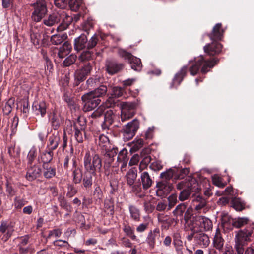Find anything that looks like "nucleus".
<instances>
[{"mask_svg": "<svg viewBox=\"0 0 254 254\" xmlns=\"http://www.w3.org/2000/svg\"><path fill=\"white\" fill-rule=\"evenodd\" d=\"M139 123L137 119H134L127 124L124 128V136L127 140L131 139L139 128Z\"/></svg>", "mask_w": 254, "mask_h": 254, "instance_id": "nucleus-7", "label": "nucleus"}, {"mask_svg": "<svg viewBox=\"0 0 254 254\" xmlns=\"http://www.w3.org/2000/svg\"><path fill=\"white\" fill-rule=\"evenodd\" d=\"M212 179L213 184L219 188H223L226 185V183L223 182V179L218 175H214Z\"/></svg>", "mask_w": 254, "mask_h": 254, "instance_id": "nucleus-46", "label": "nucleus"}, {"mask_svg": "<svg viewBox=\"0 0 254 254\" xmlns=\"http://www.w3.org/2000/svg\"><path fill=\"white\" fill-rule=\"evenodd\" d=\"M66 38L67 36L65 34H55L51 36V41L53 44L59 45L62 43Z\"/></svg>", "mask_w": 254, "mask_h": 254, "instance_id": "nucleus-40", "label": "nucleus"}, {"mask_svg": "<svg viewBox=\"0 0 254 254\" xmlns=\"http://www.w3.org/2000/svg\"><path fill=\"white\" fill-rule=\"evenodd\" d=\"M87 41V37L84 34L75 38L74 43V49L77 51L82 50L86 47Z\"/></svg>", "mask_w": 254, "mask_h": 254, "instance_id": "nucleus-25", "label": "nucleus"}, {"mask_svg": "<svg viewBox=\"0 0 254 254\" xmlns=\"http://www.w3.org/2000/svg\"><path fill=\"white\" fill-rule=\"evenodd\" d=\"M93 53L88 50L82 53L79 57V60L82 62L90 60L92 56Z\"/></svg>", "mask_w": 254, "mask_h": 254, "instance_id": "nucleus-56", "label": "nucleus"}, {"mask_svg": "<svg viewBox=\"0 0 254 254\" xmlns=\"http://www.w3.org/2000/svg\"><path fill=\"white\" fill-rule=\"evenodd\" d=\"M94 176L92 173L85 172L84 176L83 178V185L86 189L91 187L92 185V176Z\"/></svg>", "mask_w": 254, "mask_h": 254, "instance_id": "nucleus-35", "label": "nucleus"}, {"mask_svg": "<svg viewBox=\"0 0 254 254\" xmlns=\"http://www.w3.org/2000/svg\"><path fill=\"white\" fill-rule=\"evenodd\" d=\"M196 221L199 222V230H200L203 229L205 231H208L212 228V223L208 218L202 216H197Z\"/></svg>", "mask_w": 254, "mask_h": 254, "instance_id": "nucleus-18", "label": "nucleus"}, {"mask_svg": "<svg viewBox=\"0 0 254 254\" xmlns=\"http://www.w3.org/2000/svg\"><path fill=\"white\" fill-rule=\"evenodd\" d=\"M59 141L60 138L59 137L50 136L49 139V150H52L53 152V150H55L59 145Z\"/></svg>", "mask_w": 254, "mask_h": 254, "instance_id": "nucleus-41", "label": "nucleus"}, {"mask_svg": "<svg viewBox=\"0 0 254 254\" xmlns=\"http://www.w3.org/2000/svg\"><path fill=\"white\" fill-rule=\"evenodd\" d=\"M106 151V153L105 154V158H114V157L117 155L118 153V149L117 148L113 147L112 149L110 150V148H109V149Z\"/></svg>", "mask_w": 254, "mask_h": 254, "instance_id": "nucleus-61", "label": "nucleus"}, {"mask_svg": "<svg viewBox=\"0 0 254 254\" xmlns=\"http://www.w3.org/2000/svg\"><path fill=\"white\" fill-rule=\"evenodd\" d=\"M123 231L126 234L130 237L132 240H136V236L134 234L133 228L130 225L127 224L125 225L123 228Z\"/></svg>", "mask_w": 254, "mask_h": 254, "instance_id": "nucleus-44", "label": "nucleus"}, {"mask_svg": "<svg viewBox=\"0 0 254 254\" xmlns=\"http://www.w3.org/2000/svg\"><path fill=\"white\" fill-rule=\"evenodd\" d=\"M137 177V170L132 168L127 172L126 175L127 184L128 185H132Z\"/></svg>", "mask_w": 254, "mask_h": 254, "instance_id": "nucleus-33", "label": "nucleus"}, {"mask_svg": "<svg viewBox=\"0 0 254 254\" xmlns=\"http://www.w3.org/2000/svg\"><path fill=\"white\" fill-rule=\"evenodd\" d=\"M54 3L57 7L63 9L66 6L67 1V0H55Z\"/></svg>", "mask_w": 254, "mask_h": 254, "instance_id": "nucleus-63", "label": "nucleus"}, {"mask_svg": "<svg viewBox=\"0 0 254 254\" xmlns=\"http://www.w3.org/2000/svg\"><path fill=\"white\" fill-rule=\"evenodd\" d=\"M176 173L175 171L173 169H169L166 172H164L161 173L160 177L166 180H169L171 179L175 174Z\"/></svg>", "mask_w": 254, "mask_h": 254, "instance_id": "nucleus-54", "label": "nucleus"}, {"mask_svg": "<svg viewBox=\"0 0 254 254\" xmlns=\"http://www.w3.org/2000/svg\"><path fill=\"white\" fill-rule=\"evenodd\" d=\"M83 3L82 0H70L69 5L72 10L76 11L82 6Z\"/></svg>", "mask_w": 254, "mask_h": 254, "instance_id": "nucleus-50", "label": "nucleus"}, {"mask_svg": "<svg viewBox=\"0 0 254 254\" xmlns=\"http://www.w3.org/2000/svg\"><path fill=\"white\" fill-rule=\"evenodd\" d=\"M117 54L120 57L124 59L125 60H127L128 63L133 56L130 53L121 48H118Z\"/></svg>", "mask_w": 254, "mask_h": 254, "instance_id": "nucleus-39", "label": "nucleus"}, {"mask_svg": "<svg viewBox=\"0 0 254 254\" xmlns=\"http://www.w3.org/2000/svg\"><path fill=\"white\" fill-rule=\"evenodd\" d=\"M224 240L222 238L219 228L216 230L215 234L213 240V246L217 250L220 251L223 249Z\"/></svg>", "mask_w": 254, "mask_h": 254, "instance_id": "nucleus-21", "label": "nucleus"}, {"mask_svg": "<svg viewBox=\"0 0 254 254\" xmlns=\"http://www.w3.org/2000/svg\"><path fill=\"white\" fill-rule=\"evenodd\" d=\"M44 169L43 175L45 178L49 179L55 176L56 174V170L55 168L51 167H48V165H47L45 169Z\"/></svg>", "mask_w": 254, "mask_h": 254, "instance_id": "nucleus-49", "label": "nucleus"}, {"mask_svg": "<svg viewBox=\"0 0 254 254\" xmlns=\"http://www.w3.org/2000/svg\"><path fill=\"white\" fill-rule=\"evenodd\" d=\"M191 188L187 190H184L180 193L179 198L181 201H184L188 198L191 193Z\"/></svg>", "mask_w": 254, "mask_h": 254, "instance_id": "nucleus-58", "label": "nucleus"}, {"mask_svg": "<svg viewBox=\"0 0 254 254\" xmlns=\"http://www.w3.org/2000/svg\"><path fill=\"white\" fill-rule=\"evenodd\" d=\"M189 170L187 168H184L178 171L175 178L178 179H183L189 173Z\"/></svg>", "mask_w": 254, "mask_h": 254, "instance_id": "nucleus-60", "label": "nucleus"}, {"mask_svg": "<svg viewBox=\"0 0 254 254\" xmlns=\"http://www.w3.org/2000/svg\"><path fill=\"white\" fill-rule=\"evenodd\" d=\"M116 103L115 99L113 97H109L106 101L98 108L97 110L93 112L92 116L97 117L101 116L105 109L113 107Z\"/></svg>", "mask_w": 254, "mask_h": 254, "instance_id": "nucleus-12", "label": "nucleus"}, {"mask_svg": "<svg viewBox=\"0 0 254 254\" xmlns=\"http://www.w3.org/2000/svg\"><path fill=\"white\" fill-rule=\"evenodd\" d=\"M140 178L143 189L147 190L151 186L153 181L148 172L142 173Z\"/></svg>", "mask_w": 254, "mask_h": 254, "instance_id": "nucleus-29", "label": "nucleus"}, {"mask_svg": "<svg viewBox=\"0 0 254 254\" xmlns=\"http://www.w3.org/2000/svg\"><path fill=\"white\" fill-rule=\"evenodd\" d=\"M53 157V152L52 150L45 151H44L41 156V159L43 163V169H45L47 165H48Z\"/></svg>", "mask_w": 254, "mask_h": 254, "instance_id": "nucleus-30", "label": "nucleus"}, {"mask_svg": "<svg viewBox=\"0 0 254 254\" xmlns=\"http://www.w3.org/2000/svg\"><path fill=\"white\" fill-rule=\"evenodd\" d=\"M159 237L160 230L158 228H155L153 230H151L148 233L146 241L151 249H153L154 248L156 241Z\"/></svg>", "mask_w": 254, "mask_h": 254, "instance_id": "nucleus-14", "label": "nucleus"}, {"mask_svg": "<svg viewBox=\"0 0 254 254\" xmlns=\"http://www.w3.org/2000/svg\"><path fill=\"white\" fill-rule=\"evenodd\" d=\"M157 190L156 193L158 196H163L168 194L172 190V185L166 181H163L157 184Z\"/></svg>", "mask_w": 254, "mask_h": 254, "instance_id": "nucleus-10", "label": "nucleus"}, {"mask_svg": "<svg viewBox=\"0 0 254 254\" xmlns=\"http://www.w3.org/2000/svg\"><path fill=\"white\" fill-rule=\"evenodd\" d=\"M30 37L31 41L35 46H38L40 45L41 35L39 32H33L31 34Z\"/></svg>", "mask_w": 254, "mask_h": 254, "instance_id": "nucleus-55", "label": "nucleus"}, {"mask_svg": "<svg viewBox=\"0 0 254 254\" xmlns=\"http://www.w3.org/2000/svg\"><path fill=\"white\" fill-rule=\"evenodd\" d=\"M123 64H119L115 61H109L106 63L107 72L113 75L120 71L123 68Z\"/></svg>", "mask_w": 254, "mask_h": 254, "instance_id": "nucleus-17", "label": "nucleus"}, {"mask_svg": "<svg viewBox=\"0 0 254 254\" xmlns=\"http://www.w3.org/2000/svg\"><path fill=\"white\" fill-rule=\"evenodd\" d=\"M197 218V216L187 218L185 215V220L186 221V228L188 229H190L191 231H197L199 230V222L196 221Z\"/></svg>", "mask_w": 254, "mask_h": 254, "instance_id": "nucleus-20", "label": "nucleus"}, {"mask_svg": "<svg viewBox=\"0 0 254 254\" xmlns=\"http://www.w3.org/2000/svg\"><path fill=\"white\" fill-rule=\"evenodd\" d=\"M104 208L111 215L114 214V201L112 199H108L105 200Z\"/></svg>", "mask_w": 254, "mask_h": 254, "instance_id": "nucleus-48", "label": "nucleus"}, {"mask_svg": "<svg viewBox=\"0 0 254 254\" xmlns=\"http://www.w3.org/2000/svg\"><path fill=\"white\" fill-rule=\"evenodd\" d=\"M34 7L32 19L35 22H39L47 13V2L45 0H39L34 4Z\"/></svg>", "mask_w": 254, "mask_h": 254, "instance_id": "nucleus-3", "label": "nucleus"}, {"mask_svg": "<svg viewBox=\"0 0 254 254\" xmlns=\"http://www.w3.org/2000/svg\"><path fill=\"white\" fill-rule=\"evenodd\" d=\"M113 112L110 110L105 114V122L104 124L102 125V128L104 129H106L107 128V124H112L113 121Z\"/></svg>", "mask_w": 254, "mask_h": 254, "instance_id": "nucleus-45", "label": "nucleus"}, {"mask_svg": "<svg viewBox=\"0 0 254 254\" xmlns=\"http://www.w3.org/2000/svg\"><path fill=\"white\" fill-rule=\"evenodd\" d=\"M233 207L237 211H242L245 208L244 204L239 198L234 199L232 201Z\"/></svg>", "mask_w": 254, "mask_h": 254, "instance_id": "nucleus-52", "label": "nucleus"}, {"mask_svg": "<svg viewBox=\"0 0 254 254\" xmlns=\"http://www.w3.org/2000/svg\"><path fill=\"white\" fill-rule=\"evenodd\" d=\"M82 100L84 103L83 110L85 112L94 109L101 102V100L99 98L89 93L83 95L82 96Z\"/></svg>", "mask_w": 254, "mask_h": 254, "instance_id": "nucleus-5", "label": "nucleus"}, {"mask_svg": "<svg viewBox=\"0 0 254 254\" xmlns=\"http://www.w3.org/2000/svg\"><path fill=\"white\" fill-rule=\"evenodd\" d=\"M206 201L200 196H196L192 201V205L195 209L198 211L203 210V212H205L206 209Z\"/></svg>", "mask_w": 254, "mask_h": 254, "instance_id": "nucleus-23", "label": "nucleus"}, {"mask_svg": "<svg viewBox=\"0 0 254 254\" xmlns=\"http://www.w3.org/2000/svg\"><path fill=\"white\" fill-rule=\"evenodd\" d=\"M98 144L105 150H107L109 148H110V142L109 138L104 134L99 136Z\"/></svg>", "mask_w": 254, "mask_h": 254, "instance_id": "nucleus-32", "label": "nucleus"}, {"mask_svg": "<svg viewBox=\"0 0 254 254\" xmlns=\"http://www.w3.org/2000/svg\"><path fill=\"white\" fill-rule=\"evenodd\" d=\"M36 156V151L35 149H32L29 152L27 155L28 163L32 164Z\"/></svg>", "mask_w": 254, "mask_h": 254, "instance_id": "nucleus-62", "label": "nucleus"}, {"mask_svg": "<svg viewBox=\"0 0 254 254\" xmlns=\"http://www.w3.org/2000/svg\"><path fill=\"white\" fill-rule=\"evenodd\" d=\"M249 222V219L246 217H239L233 220L232 225L236 228H240L246 225Z\"/></svg>", "mask_w": 254, "mask_h": 254, "instance_id": "nucleus-38", "label": "nucleus"}, {"mask_svg": "<svg viewBox=\"0 0 254 254\" xmlns=\"http://www.w3.org/2000/svg\"><path fill=\"white\" fill-rule=\"evenodd\" d=\"M91 66L88 64L85 65L82 68L77 70L75 73V77L78 81H83L86 76L90 72Z\"/></svg>", "mask_w": 254, "mask_h": 254, "instance_id": "nucleus-19", "label": "nucleus"}, {"mask_svg": "<svg viewBox=\"0 0 254 254\" xmlns=\"http://www.w3.org/2000/svg\"><path fill=\"white\" fill-rule=\"evenodd\" d=\"M222 48V45L215 41L206 45L203 47L204 52L211 56L219 54L221 52Z\"/></svg>", "mask_w": 254, "mask_h": 254, "instance_id": "nucleus-8", "label": "nucleus"}, {"mask_svg": "<svg viewBox=\"0 0 254 254\" xmlns=\"http://www.w3.org/2000/svg\"><path fill=\"white\" fill-rule=\"evenodd\" d=\"M127 150L126 149H122L119 153L117 157L118 162H127L128 158L127 157Z\"/></svg>", "mask_w": 254, "mask_h": 254, "instance_id": "nucleus-51", "label": "nucleus"}, {"mask_svg": "<svg viewBox=\"0 0 254 254\" xmlns=\"http://www.w3.org/2000/svg\"><path fill=\"white\" fill-rule=\"evenodd\" d=\"M98 40V36L96 34L93 35L87 43V49H90L94 48L97 45Z\"/></svg>", "mask_w": 254, "mask_h": 254, "instance_id": "nucleus-57", "label": "nucleus"}, {"mask_svg": "<svg viewBox=\"0 0 254 254\" xmlns=\"http://www.w3.org/2000/svg\"><path fill=\"white\" fill-rule=\"evenodd\" d=\"M129 63L131 64L132 69L135 71H140L142 68V63L140 59L134 57H132Z\"/></svg>", "mask_w": 254, "mask_h": 254, "instance_id": "nucleus-36", "label": "nucleus"}, {"mask_svg": "<svg viewBox=\"0 0 254 254\" xmlns=\"http://www.w3.org/2000/svg\"><path fill=\"white\" fill-rule=\"evenodd\" d=\"M225 30L223 28L222 24L217 23L213 27L210 33L208 34L210 39L212 41L221 40L223 37Z\"/></svg>", "mask_w": 254, "mask_h": 254, "instance_id": "nucleus-9", "label": "nucleus"}, {"mask_svg": "<svg viewBox=\"0 0 254 254\" xmlns=\"http://www.w3.org/2000/svg\"><path fill=\"white\" fill-rule=\"evenodd\" d=\"M72 176L73 182L75 184L80 183L82 179V169L81 167H76L72 169Z\"/></svg>", "mask_w": 254, "mask_h": 254, "instance_id": "nucleus-31", "label": "nucleus"}, {"mask_svg": "<svg viewBox=\"0 0 254 254\" xmlns=\"http://www.w3.org/2000/svg\"><path fill=\"white\" fill-rule=\"evenodd\" d=\"M197 243L202 248H206L210 243L209 237L204 233H199L195 237Z\"/></svg>", "mask_w": 254, "mask_h": 254, "instance_id": "nucleus-28", "label": "nucleus"}, {"mask_svg": "<svg viewBox=\"0 0 254 254\" xmlns=\"http://www.w3.org/2000/svg\"><path fill=\"white\" fill-rule=\"evenodd\" d=\"M83 165L85 171L92 173L96 175V171L100 172L102 167V160L98 154L91 155L87 150L83 157Z\"/></svg>", "mask_w": 254, "mask_h": 254, "instance_id": "nucleus-2", "label": "nucleus"}, {"mask_svg": "<svg viewBox=\"0 0 254 254\" xmlns=\"http://www.w3.org/2000/svg\"><path fill=\"white\" fill-rule=\"evenodd\" d=\"M50 122L54 130L57 129L59 127L60 125L59 116L54 113L50 119Z\"/></svg>", "mask_w": 254, "mask_h": 254, "instance_id": "nucleus-47", "label": "nucleus"}, {"mask_svg": "<svg viewBox=\"0 0 254 254\" xmlns=\"http://www.w3.org/2000/svg\"><path fill=\"white\" fill-rule=\"evenodd\" d=\"M253 231L252 229L240 230L235 235V246L244 248V247L250 241V238Z\"/></svg>", "mask_w": 254, "mask_h": 254, "instance_id": "nucleus-4", "label": "nucleus"}, {"mask_svg": "<svg viewBox=\"0 0 254 254\" xmlns=\"http://www.w3.org/2000/svg\"><path fill=\"white\" fill-rule=\"evenodd\" d=\"M130 218L134 222L140 221L141 213L140 210L135 206L130 205L128 207Z\"/></svg>", "mask_w": 254, "mask_h": 254, "instance_id": "nucleus-27", "label": "nucleus"}, {"mask_svg": "<svg viewBox=\"0 0 254 254\" xmlns=\"http://www.w3.org/2000/svg\"><path fill=\"white\" fill-rule=\"evenodd\" d=\"M8 153L12 158H17L20 155V149L15 145H12L8 148Z\"/></svg>", "mask_w": 254, "mask_h": 254, "instance_id": "nucleus-43", "label": "nucleus"}, {"mask_svg": "<svg viewBox=\"0 0 254 254\" xmlns=\"http://www.w3.org/2000/svg\"><path fill=\"white\" fill-rule=\"evenodd\" d=\"M71 49V45L67 41L65 42L59 48L58 53L59 57L61 59L64 58L70 53Z\"/></svg>", "mask_w": 254, "mask_h": 254, "instance_id": "nucleus-26", "label": "nucleus"}, {"mask_svg": "<svg viewBox=\"0 0 254 254\" xmlns=\"http://www.w3.org/2000/svg\"><path fill=\"white\" fill-rule=\"evenodd\" d=\"M136 104L127 102L122 106L121 118L122 122L131 118L135 114Z\"/></svg>", "mask_w": 254, "mask_h": 254, "instance_id": "nucleus-6", "label": "nucleus"}, {"mask_svg": "<svg viewBox=\"0 0 254 254\" xmlns=\"http://www.w3.org/2000/svg\"><path fill=\"white\" fill-rule=\"evenodd\" d=\"M54 245L56 246L59 247H66L67 248L69 246L68 243L66 241L62 240H57L54 242Z\"/></svg>", "mask_w": 254, "mask_h": 254, "instance_id": "nucleus-64", "label": "nucleus"}, {"mask_svg": "<svg viewBox=\"0 0 254 254\" xmlns=\"http://www.w3.org/2000/svg\"><path fill=\"white\" fill-rule=\"evenodd\" d=\"M218 62V60L213 58L205 60L202 56H200L195 59L194 63L190 68L189 71L190 74L194 76L197 74L201 67V72L205 74L209 71V69L212 68Z\"/></svg>", "mask_w": 254, "mask_h": 254, "instance_id": "nucleus-1", "label": "nucleus"}, {"mask_svg": "<svg viewBox=\"0 0 254 254\" xmlns=\"http://www.w3.org/2000/svg\"><path fill=\"white\" fill-rule=\"evenodd\" d=\"M61 14V20H62L60 25L58 26L57 30L58 31H62L67 28L68 26L72 21V16L67 15L64 11L60 10Z\"/></svg>", "mask_w": 254, "mask_h": 254, "instance_id": "nucleus-13", "label": "nucleus"}, {"mask_svg": "<svg viewBox=\"0 0 254 254\" xmlns=\"http://www.w3.org/2000/svg\"><path fill=\"white\" fill-rule=\"evenodd\" d=\"M62 13H60V10L54 12L50 14L48 17L43 20V23L47 26H52L61 21V15Z\"/></svg>", "mask_w": 254, "mask_h": 254, "instance_id": "nucleus-15", "label": "nucleus"}, {"mask_svg": "<svg viewBox=\"0 0 254 254\" xmlns=\"http://www.w3.org/2000/svg\"><path fill=\"white\" fill-rule=\"evenodd\" d=\"M77 56L74 54H71L67 57L63 62V64L64 66H69L75 63Z\"/></svg>", "mask_w": 254, "mask_h": 254, "instance_id": "nucleus-53", "label": "nucleus"}, {"mask_svg": "<svg viewBox=\"0 0 254 254\" xmlns=\"http://www.w3.org/2000/svg\"><path fill=\"white\" fill-rule=\"evenodd\" d=\"M47 104L45 101H41L39 103L34 102L32 106V109L37 115L40 114L42 117H44L47 110Z\"/></svg>", "mask_w": 254, "mask_h": 254, "instance_id": "nucleus-22", "label": "nucleus"}, {"mask_svg": "<svg viewBox=\"0 0 254 254\" xmlns=\"http://www.w3.org/2000/svg\"><path fill=\"white\" fill-rule=\"evenodd\" d=\"M188 71V67L184 66L177 73L170 84V88H177L183 81L184 78L186 75Z\"/></svg>", "mask_w": 254, "mask_h": 254, "instance_id": "nucleus-11", "label": "nucleus"}, {"mask_svg": "<svg viewBox=\"0 0 254 254\" xmlns=\"http://www.w3.org/2000/svg\"><path fill=\"white\" fill-rule=\"evenodd\" d=\"M41 169L39 167L34 165L28 170L26 177L27 180L31 181L39 177Z\"/></svg>", "mask_w": 254, "mask_h": 254, "instance_id": "nucleus-24", "label": "nucleus"}, {"mask_svg": "<svg viewBox=\"0 0 254 254\" xmlns=\"http://www.w3.org/2000/svg\"><path fill=\"white\" fill-rule=\"evenodd\" d=\"M107 91V88L105 85H101L99 87L96 88L94 90L89 92V93L92 95L99 98L105 95Z\"/></svg>", "mask_w": 254, "mask_h": 254, "instance_id": "nucleus-34", "label": "nucleus"}, {"mask_svg": "<svg viewBox=\"0 0 254 254\" xmlns=\"http://www.w3.org/2000/svg\"><path fill=\"white\" fill-rule=\"evenodd\" d=\"M186 209V205H185L184 203L180 204L176 207L175 209L173 211V213L174 215L176 217H179L180 218H182Z\"/></svg>", "mask_w": 254, "mask_h": 254, "instance_id": "nucleus-42", "label": "nucleus"}, {"mask_svg": "<svg viewBox=\"0 0 254 254\" xmlns=\"http://www.w3.org/2000/svg\"><path fill=\"white\" fill-rule=\"evenodd\" d=\"M14 231V226L11 223L2 221L0 225V232L5 234V240L9 238Z\"/></svg>", "mask_w": 254, "mask_h": 254, "instance_id": "nucleus-16", "label": "nucleus"}, {"mask_svg": "<svg viewBox=\"0 0 254 254\" xmlns=\"http://www.w3.org/2000/svg\"><path fill=\"white\" fill-rule=\"evenodd\" d=\"M74 129L75 130L74 136L77 142L81 143L83 141V138L82 136V131H83L85 129L84 125L81 126V127H77V124L74 125Z\"/></svg>", "mask_w": 254, "mask_h": 254, "instance_id": "nucleus-37", "label": "nucleus"}, {"mask_svg": "<svg viewBox=\"0 0 254 254\" xmlns=\"http://www.w3.org/2000/svg\"><path fill=\"white\" fill-rule=\"evenodd\" d=\"M27 202L24 199L16 197L14 201V206L16 209H20L24 206Z\"/></svg>", "mask_w": 254, "mask_h": 254, "instance_id": "nucleus-59", "label": "nucleus"}]
</instances>
